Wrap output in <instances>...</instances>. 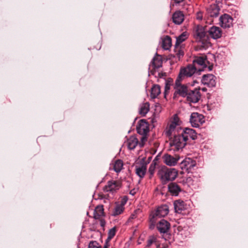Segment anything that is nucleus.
Masks as SVG:
<instances>
[{
    "mask_svg": "<svg viewBox=\"0 0 248 248\" xmlns=\"http://www.w3.org/2000/svg\"><path fill=\"white\" fill-rule=\"evenodd\" d=\"M179 118L177 114L173 116L170 124L168 125L165 130V134L169 137L173 136V139L171 141V146H174L177 150L183 148L186 144V138L183 136L181 133L182 128L180 124Z\"/></svg>",
    "mask_w": 248,
    "mask_h": 248,
    "instance_id": "f257e3e1",
    "label": "nucleus"
},
{
    "mask_svg": "<svg viewBox=\"0 0 248 248\" xmlns=\"http://www.w3.org/2000/svg\"><path fill=\"white\" fill-rule=\"evenodd\" d=\"M193 36L199 43L201 49L208 48L211 46V43L208 36L204 31V28L201 26H197L193 32Z\"/></svg>",
    "mask_w": 248,
    "mask_h": 248,
    "instance_id": "f03ea898",
    "label": "nucleus"
},
{
    "mask_svg": "<svg viewBox=\"0 0 248 248\" xmlns=\"http://www.w3.org/2000/svg\"><path fill=\"white\" fill-rule=\"evenodd\" d=\"M169 212V206L166 204L158 206L156 209L152 211L149 216V222L150 229H153L156 224V218L164 217L167 216Z\"/></svg>",
    "mask_w": 248,
    "mask_h": 248,
    "instance_id": "7ed1b4c3",
    "label": "nucleus"
},
{
    "mask_svg": "<svg viewBox=\"0 0 248 248\" xmlns=\"http://www.w3.org/2000/svg\"><path fill=\"white\" fill-rule=\"evenodd\" d=\"M178 175V172L174 168H169L166 166L161 167L158 171V175L161 181L165 183L174 180Z\"/></svg>",
    "mask_w": 248,
    "mask_h": 248,
    "instance_id": "20e7f679",
    "label": "nucleus"
},
{
    "mask_svg": "<svg viewBox=\"0 0 248 248\" xmlns=\"http://www.w3.org/2000/svg\"><path fill=\"white\" fill-rule=\"evenodd\" d=\"M220 9L217 4H212L209 5L206 9V13L204 19L206 22L211 24L213 22L214 18L217 17L220 12Z\"/></svg>",
    "mask_w": 248,
    "mask_h": 248,
    "instance_id": "39448f33",
    "label": "nucleus"
},
{
    "mask_svg": "<svg viewBox=\"0 0 248 248\" xmlns=\"http://www.w3.org/2000/svg\"><path fill=\"white\" fill-rule=\"evenodd\" d=\"M137 131L138 134L141 136L140 140L142 143H144L147 140V136L149 132V124L145 120L139 121L137 125Z\"/></svg>",
    "mask_w": 248,
    "mask_h": 248,
    "instance_id": "423d86ee",
    "label": "nucleus"
},
{
    "mask_svg": "<svg viewBox=\"0 0 248 248\" xmlns=\"http://www.w3.org/2000/svg\"><path fill=\"white\" fill-rule=\"evenodd\" d=\"M182 80L177 78L175 82L174 89L175 92L174 93V97H176L177 95L182 97H186L188 91L187 86L181 84Z\"/></svg>",
    "mask_w": 248,
    "mask_h": 248,
    "instance_id": "0eeeda50",
    "label": "nucleus"
},
{
    "mask_svg": "<svg viewBox=\"0 0 248 248\" xmlns=\"http://www.w3.org/2000/svg\"><path fill=\"white\" fill-rule=\"evenodd\" d=\"M197 68L194 65L188 64L186 67L180 69L177 78L183 80L185 77H191L197 71Z\"/></svg>",
    "mask_w": 248,
    "mask_h": 248,
    "instance_id": "6e6552de",
    "label": "nucleus"
},
{
    "mask_svg": "<svg viewBox=\"0 0 248 248\" xmlns=\"http://www.w3.org/2000/svg\"><path fill=\"white\" fill-rule=\"evenodd\" d=\"M151 62L154 69V70H151L149 74L154 75L155 77H161V74L159 72H156L155 69L162 66V60L161 56L156 54L153 59Z\"/></svg>",
    "mask_w": 248,
    "mask_h": 248,
    "instance_id": "1a4fd4ad",
    "label": "nucleus"
},
{
    "mask_svg": "<svg viewBox=\"0 0 248 248\" xmlns=\"http://www.w3.org/2000/svg\"><path fill=\"white\" fill-rule=\"evenodd\" d=\"M204 122V117L203 115L197 112H193L191 114L190 123L193 127H199Z\"/></svg>",
    "mask_w": 248,
    "mask_h": 248,
    "instance_id": "9d476101",
    "label": "nucleus"
},
{
    "mask_svg": "<svg viewBox=\"0 0 248 248\" xmlns=\"http://www.w3.org/2000/svg\"><path fill=\"white\" fill-rule=\"evenodd\" d=\"M200 90V88H196L193 90H189L186 96L187 100L190 103H193L199 102L201 98Z\"/></svg>",
    "mask_w": 248,
    "mask_h": 248,
    "instance_id": "9b49d317",
    "label": "nucleus"
},
{
    "mask_svg": "<svg viewBox=\"0 0 248 248\" xmlns=\"http://www.w3.org/2000/svg\"><path fill=\"white\" fill-rule=\"evenodd\" d=\"M121 187V183L119 181L110 180L107 182L103 190L105 192L113 193L119 190Z\"/></svg>",
    "mask_w": 248,
    "mask_h": 248,
    "instance_id": "f8f14e48",
    "label": "nucleus"
},
{
    "mask_svg": "<svg viewBox=\"0 0 248 248\" xmlns=\"http://www.w3.org/2000/svg\"><path fill=\"white\" fill-rule=\"evenodd\" d=\"M207 61L206 56H200L195 58L193 61L192 65H194L197 68L199 71H202L207 67L206 62Z\"/></svg>",
    "mask_w": 248,
    "mask_h": 248,
    "instance_id": "ddd939ff",
    "label": "nucleus"
},
{
    "mask_svg": "<svg viewBox=\"0 0 248 248\" xmlns=\"http://www.w3.org/2000/svg\"><path fill=\"white\" fill-rule=\"evenodd\" d=\"M233 19L231 16L225 14L219 17V24L224 28L231 27L232 25Z\"/></svg>",
    "mask_w": 248,
    "mask_h": 248,
    "instance_id": "4468645a",
    "label": "nucleus"
},
{
    "mask_svg": "<svg viewBox=\"0 0 248 248\" xmlns=\"http://www.w3.org/2000/svg\"><path fill=\"white\" fill-rule=\"evenodd\" d=\"M156 228L160 233H167L170 228V224L168 221L162 219L156 224Z\"/></svg>",
    "mask_w": 248,
    "mask_h": 248,
    "instance_id": "2eb2a0df",
    "label": "nucleus"
},
{
    "mask_svg": "<svg viewBox=\"0 0 248 248\" xmlns=\"http://www.w3.org/2000/svg\"><path fill=\"white\" fill-rule=\"evenodd\" d=\"M136 173L140 178L144 177L147 170V163L143 160L140 163H137L135 166Z\"/></svg>",
    "mask_w": 248,
    "mask_h": 248,
    "instance_id": "dca6fc26",
    "label": "nucleus"
},
{
    "mask_svg": "<svg viewBox=\"0 0 248 248\" xmlns=\"http://www.w3.org/2000/svg\"><path fill=\"white\" fill-rule=\"evenodd\" d=\"M196 165V162L195 160L190 158H186L181 163V168L182 170L189 171Z\"/></svg>",
    "mask_w": 248,
    "mask_h": 248,
    "instance_id": "f3484780",
    "label": "nucleus"
},
{
    "mask_svg": "<svg viewBox=\"0 0 248 248\" xmlns=\"http://www.w3.org/2000/svg\"><path fill=\"white\" fill-rule=\"evenodd\" d=\"M216 78L215 76L212 74L204 75L202 76V82L204 85L213 87L216 84Z\"/></svg>",
    "mask_w": 248,
    "mask_h": 248,
    "instance_id": "a211bd4d",
    "label": "nucleus"
},
{
    "mask_svg": "<svg viewBox=\"0 0 248 248\" xmlns=\"http://www.w3.org/2000/svg\"><path fill=\"white\" fill-rule=\"evenodd\" d=\"M183 134V136L186 138L185 139L187 141L189 139L195 140L197 138V133L195 130L189 128H185V129H182L181 131Z\"/></svg>",
    "mask_w": 248,
    "mask_h": 248,
    "instance_id": "6ab92c4d",
    "label": "nucleus"
},
{
    "mask_svg": "<svg viewBox=\"0 0 248 248\" xmlns=\"http://www.w3.org/2000/svg\"><path fill=\"white\" fill-rule=\"evenodd\" d=\"M208 32L210 37L214 39L220 38L222 36V30L219 27L214 26L210 28Z\"/></svg>",
    "mask_w": 248,
    "mask_h": 248,
    "instance_id": "aec40b11",
    "label": "nucleus"
},
{
    "mask_svg": "<svg viewBox=\"0 0 248 248\" xmlns=\"http://www.w3.org/2000/svg\"><path fill=\"white\" fill-rule=\"evenodd\" d=\"M162 158L164 163L169 166H175L179 159L168 154H165Z\"/></svg>",
    "mask_w": 248,
    "mask_h": 248,
    "instance_id": "412c9836",
    "label": "nucleus"
},
{
    "mask_svg": "<svg viewBox=\"0 0 248 248\" xmlns=\"http://www.w3.org/2000/svg\"><path fill=\"white\" fill-rule=\"evenodd\" d=\"M174 208L175 212L178 214L182 213L187 208V205L186 202L181 200H177L174 202Z\"/></svg>",
    "mask_w": 248,
    "mask_h": 248,
    "instance_id": "4be33fe9",
    "label": "nucleus"
},
{
    "mask_svg": "<svg viewBox=\"0 0 248 248\" xmlns=\"http://www.w3.org/2000/svg\"><path fill=\"white\" fill-rule=\"evenodd\" d=\"M172 21L175 24L180 25L184 20V15L180 11H176L172 15Z\"/></svg>",
    "mask_w": 248,
    "mask_h": 248,
    "instance_id": "5701e85b",
    "label": "nucleus"
},
{
    "mask_svg": "<svg viewBox=\"0 0 248 248\" xmlns=\"http://www.w3.org/2000/svg\"><path fill=\"white\" fill-rule=\"evenodd\" d=\"M168 189L169 192L174 196H177L180 192L181 191L180 186L176 183H171L168 185Z\"/></svg>",
    "mask_w": 248,
    "mask_h": 248,
    "instance_id": "b1692460",
    "label": "nucleus"
},
{
    "mask_svg": "<svg viewBox=\"0 0 248 248\" xmlns=\"http://www.w3.org/2000/svg\"><path fill=\"white\" fill-rule=\"evenodd\" d=\"M185 46L184 45H175L174 52L175 57H177L179 60L184 55V51Z\"/></svg>",
    "mask_w": 248,
    "mask_h": 248,
    "instance_id": "393cba45",
    "label": "nucleus"
},
{
    "mask_svg": "<svg viewBox=\"0 0 248 248\" xmlns=\"http://www.w3.org/2000/svg\"><path fill=\"white\" fill-rule=\"evenodd\" d=\"M161 93L160 87L159 85L154 84L151 89L150 96L152 99L157 98Z\"/></svg>",
    "mask_w": 248,
    "mask_h": 248,
    "instance_id": "a878e982",
    "label": "nucleus"
},
{
    "mask_svg": "<svg viewBox=\"0 0 248 248\" xmlns=\"http://www.w3.org/2000/svg\"><path fill=\"white\" fill-rule=\"evenodd\" d=\"M125 202V201L121 204H116L112 211V216L115 217L121 215L124 211Z\"/></svg>",
    "mask_w": 248,
    "mask_h": 248,
    "instance_id": "bb28decb",
    "label": "nucleus"
},
{
    "mask_svg": "<svg viewBox=\"0 0 248 248\" xmlns=\"http://www.w3.org/2000/svg\"><path fill=\"white\" fill-rule=\"evenodd\" d=\"M138 143V140L134 136H131L127 140V147L130 150H133L137 146Z\"/></svg>",
    "mask_w": 248,
    "mask_h": 248,
    "instance_id": "cd10ccee",
    "label": "nucleus"
},
{
    "mask_svg": "<svg viewBox=\"0 0 248 248\" xmlns=\"http://www.w3.org/2000/svg\"><path fill=\"white\" fill-rule=\"evenodd\" d=\"M104 215V208L103 205L97 206L94 211L93 217L96 219H100Z\"/></svg>",
    "mask_w": 248,
    "mask_h": 248,
    "instance_id": "c85d7f7f",
    "label": "nucleus"
},
{
    "mask_svg": "<svg viewBox=\"0 0 248 248\" xmlns=\"http://www.w3.org/2000/svg\"><path fill=\"white\" fill-rule=\"evenodd\" d=\"M162 47L164 50H169L171 46V39L169 36H166L162 41Z\"/></svg>",
    "mask_w": 248,
    "mask_h": 248,
    "instance_id": "c756f323",
    "label": "nucleus"
},
{
    "mask_svg": "<svg viewBox=\"0 0 248 248\" xmlns=\"http://www.w3.org/2000/svg\"><path fill=\"white\" fill-rule=\"evenodd\" d=\"M123 167V162L121 160L118 159L115 161L113 165V170L116 172H119Z\"/></svg>",
    "mask_w": 248,
    "mask_h": 248,
    "instance_id": "7c9ffc66",
    "label": "nucleus"
},
{
    "mask_svg": "<svg viewBox=\"0 0 248 248\" xmlns=\"http://www.w3.org/2000/svg\"><path fill=\"white\" fill-rule=\"evenodd\" d=\"M173 83V80L171 78H169L166 81L165 91L164 93V97L166 98L167 95L169 92L171 85Z\"/></svg>",
    "mask_w": 248,
    "mask_h": 248,
    "instance_id": "2f4dec72",
    "label": "nucleus"
},
{
    "mask_svg": "<svg viewBox=\"0 0 248 248\" xmlns=\"http://www.w3.org/2000/svg\"><path fill=\"white\" fill-rule=\"evenodd\" d=\"M187 38L186 34V32L182 33L180 35L176 38L175 45H184L182 44V42L186 40Z\"/></svg>",
    "mask_w": 248,
    "mask_h": 248,
    "instance_id": "473e14b6",
    "label": "nucleus"
},
{
    "mask_svg": "<svg viewBox=\"0 0 248 248\" xmlns=\"http://www.w3.org/2000/svg\"><path fill=\"white\" fill-rule=\"evenodd\" d=\"M116 230L115 227H113L110 229L108 232V238L105 242H109L110 240L115 235Z\"/></svg>",
    "mask_w": 248,
    "mask_h": 248,
    "instance_id": "72a5a7b5",
    "label": "nucleus"
},
{
    "mask_svg": "<svg viewBox=\"0 0 248 248\" xmlns=\"http://www.w3.org/2000/svg\"><path fill=\"white\" fill-rule=\"evenodd\" d=\"M156 238L155 236H150L147 241V246L150 247L153 244L156 242Z\"/></svg>",
    "mask_w": 248,
    "mask_h": 248,
    "instance_id": "f704fd0d",
    "label": "nucleus"
},
{
    "mask_svg": "<svg viewBox=\"0 0 248 248\" xmlns=\"http://www.w3.org/2000/svg\"><path fill=\"white\" fill-rule=\"evenodd\" d=\"M140 212V209L136 210L131 215L130 217L128 219V222H131L132 219H135L137 217V214Z\"/></svg>",
    "mask_w": 248,
    "mask_h": 248,
    "instance_id": "c9c22d12",
    "label": "nucleus"
},
{
    "mask_svg": "<svg viewBox=\"0 0 248 248\" xmlns=\"http://www.w3.org/2000/svg\"><path fill=\"white\" fill-rule=\"evenodd\" d=\"M99 244L96 241H93L89 243L88 248H99Z\"/></svg>",
    "mask_w": 248,
    "mask_h": 248,
    "instance_id": "e433bc0d",
    "label": "nucleus"
},
{
    "mask_svg": "<svg viewBox=\"0 0 248 248\" xmlns=\"http://www.w3.org/2000/svg\"><path fill=\"white\" fill-rule=\"evenodd\" d=\"M203 14L202 12L200 11L197 13L196 14V18L199 20H201L202 19Z\"/></svg>",
    "mask_w": 248,
    "mask_h": 248,
    "instance_id": "4c0bfd02",
    "label": "nucleus"
},
{
    "mask_svg": "<svg viewBox=\"0 0 248 248\" xmlns=\"http://www.w3.org/2000/svg\"><path fill=\"white\" fill-rule=\"evenodd\" d=\"M140 108H150L149 103L146 102L143 103Z\"/></svg>",
    "mask_w": 248,
    "mask_h": 248,
    "instance_id": "58836bf2",
    "label": "nucleus"
},
{
    "mask_svg": "<svg viewBox=\"0 0 248 248\" xmlns=\"http://www.w3.org/2000/svg\"><path fill=\"white\" fill-rule=\"evenodd\" d=\"M149 110L150 109H140L139 112L140 114L144 116L148 112Z\"/></svg>",
    "mask_w": 248,
    "mask_h": 248,
    "instance_id": "ea45409f",
    "label": "nucleus"
},
{
    "mask_svg": "<svg viewBox=\"0 0 248 248\" xmlns=\"http://www.w3.org/2000/svg\"><path fill=\"white\" fill-rule=\"evenodd\" d=\"M100 225L102 227H104L105 225L106 222L104 219H101L100 220Z\"/></svg>",
    "mask_w": 248,
    "mask_h": 248,
    "instance_id": "a19ab883",
    "label": "nucleus"
},
{
    "mask_svg": "<svg viewBox=\"0 0 248 248\" xmlns=\"http://www.w3.org/2000/svg\"><path fill=\"white\" fill-rule=\"evenodd\" d=\"M109 244L108 242H105L103 248H109Z\"/></svg>",
    "mask_w": 248,
    "mask_h": 248,
    "instance_id": "79ce46f5",
    "label": "nucleus"
},
{
    "mask_svg": "<svg viewBox=\"0 0 248 248\" xmlns=\"http://www.w3.org/2000/svg\"><path fill=\"white\" fill-rule=\"evenodd\" d=\"M176 3H180L183 1L184 0H172Z\"/></svg>",
    "mask_w": 248,
    "mask_h": 248,
    "instance_id": "37998d69",
    "label": "nucleus"
},
{
    "mask_svg": "<svg viewBox=\"0 0 248 248\" xmlns=\"http://www.w3.org/2000/svg\"><path fill=\"white\" fill-rule=\"evenodd\" d=\"M203 92H206L207 91V89L206 88H202L201 89Z\"/></svg>",
    "mask_w": 248,
    "mask_h": 248,
    "instance_id": "c03bdc74",
    "label": "nucleus"
}]
</instances>
